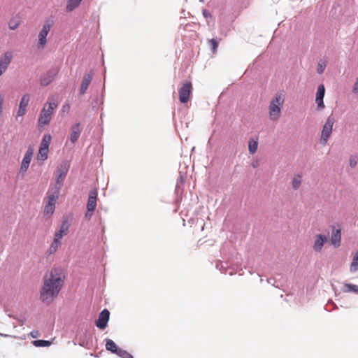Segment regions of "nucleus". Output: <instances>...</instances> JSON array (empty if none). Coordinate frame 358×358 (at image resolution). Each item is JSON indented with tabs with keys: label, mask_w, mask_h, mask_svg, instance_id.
<instances>
[{
	"label": "nucleus",
	"mask_w": 358,
	"mask_h": 358,
	"mask_svg": "<svg viewBox=\"0 0 358 358\" xmlns=\"http://www.w3.org/2000/svg\"><path fill=\"white\" fill-rule=\"evenodd\" d=\"M65 280L62 268H52L49 275L44 277L43 285L41 290L40 299L43 302L50 303L59 293Z\"/></svg>",
	"instance_id": "f257e3e1"
},
{
	"label": "nucleus",
	"mask_w": 358,
	"mask_h": 358,
	"mask_svg": "<svg viewBox=\"0 0 358 358\" xmlns=\"http://www.w3.org/2000/svg\"><path fill=\"white\" fill-rule=\"evenodd\" d=\"M284 102L285 95L282 93H277L271 99L268 106V116L271 121L279 120Z\"/></svg>",
	"instance_id": "f03ea898"
},
{
	"label": "nucleus",
	"mask_w": 358,
	"mask_h": 358,
	"mask_svg": "<svg viewBox=\"0 0 358 358\" xmlns=\"http://www.w3.org/2000/svg\"><path fill=\"white\" fill-rule=\"evenodd\" d=\"M55 24V21L52 18H48L44 21L42 29L38 35V48L43 49L47 44V36L52 27Z\"/></svg>",
	"instance_id": "7ed1b4c3"
},
{
	"label": "nucleus",
	"mask_w": 358,
	"mask_h": 358,
	"mask_svg": "<svg viewBox=\"0 0 358 358\" xmlns=\"http://www.w3.org/2000/svg\"><path fill=\"white\" fill-rule=\"evenodd\" d=\"M55 107H57V104L55 103H48V105L45 104L38 118V124L40 126L48 124L50 122L51 115Z\"/></svg>",
	"instance_id": "20e7f679"
},
{
	"label": "nucleus",
	"mask_w": 358,
	"mask_h": 358,
	"mask_svg": "<svg viewBox=\"0 0 358 358\" xmlns=\"http://www.w3.org/2000/svg\"><path fill=\"white\" fill-rule=\"evenodd\" d=\"M334 122L335 119L334 117L330 115L327 117L321 133L320 141L323 145H325L327 143L329 137L331 136Z\"/></svg>",
	"instance_id": "39448f33"
},
{
	"label": "nucleus",
	"mask_w": 358,
	"mask_h": 358,
	"mask_svg": "<svg viewBox=\"0 0 358 358\" xmlns=\"http://www.w3.org/2000/svg\"><path fill=\"white\" fill-rule=\"evenodd\" d=\"M69 167L70 165L67 161H63L59 164L56 171V182L55 185L60 187L63 185V181L67 175Z\"/></svg>",
	"instance_id": "423d86ee"
},
{
	"label": "nucleus",
	"mask_w": 358,
	"mask_h": 358,
	"mask_svg": "<svg viewBox=\"0 0 358 358\" xmlns=\"http://www.w3.org/2000/svg\"><path fill=\"white\" fill-rule=\"evenodd\" d=\"M192 85L190 82H186L179 90V99L182 103L188 101L192 92Z\"/></svg>",
	"instance_id": "0eeeda50"
},
{
	"label": "nucleus",
	"mask_w": 358,
	"mask_h": 358,
	"mask_svg": "<svg viewBox=\"0 0 358 358\" xmlns=\"http://www.w3.org/2000/svg\"><path fill=\"white\" fill-rule=\"evenodd\" d=\"M13 58L12 51H6L0 56V71L5 73Z\"/></svg>",
	"instance_id": "6e6552de"
},
{
	"label": "nucleus",
	"mask_w": 358,
	"mask_h": 358,
	"mask_svg": "<svg viewBox=\"0 0 358 358\" xmlns=\"http://www.w3.org/2000/svg\"><path fill=\"white\" fill-rule=\"evenodd\" d=\"M33 153V148L31 147L28 148L21 163L20 173L24 174L25 172H27V169H29Z\"/></svg>",
	"instance_id": "1a4fd4ad"
},
{
	"label": "nucleus",
	"mask_w": 358,
	"mask_h": 358,
	"mask_svg": "<svg viewBox=\"0 0 358 358\" xmlns=\"http://www.w3.org/2000/svg\"><path fill=\"white\" fill-rule=\"evenodd\" d=\"M110 312L107 309L103 310L95 322L96 326L101 329H104L107 327Z\"/></svg>",
	"instance_id": "9d476101"
},
{
	"label": "nucleus",
	"mask_w": 358,
	"mask_h": 358,
	"mask_svg": "<svg viewBox=\"0 0 358 358\" xmlns=\"http://www.w3.org/2000/svg\"><path fill=\"white\" fill-rule=\"evenodd\" d=\"M94 73L92 70H90L88 73H86L83 78L80 88L79 90L80 94L83 95L86 93L87 90L90 85Z\"/></svg>",
	"instance_id": "9b49d317"
},
{
	"label": "nucleus",
	"mask_w": 358,
	"mask_h": 358,
	"mask_svg": "<svg viewBox=\"0 0 358 358\" xmlns=\"http://www.w3.org/2000/svg\"><path fill=\"white\" fill-rule=\"evenodd\" d=\"M324 94H325L324 86V85L321 84L317 87V90L316 92V97H315V103H317L318 110H322L325 107L324 101H323Z\"/></svg>",
	"instance_id": "f8f14e48"
},
{
	"label": "nucleus",
	"mask_w": 358,
	"mask_h": 358,
	"mask_svg": "<svg viewBox=\"0 0 358 358\" xmlns=\"http://www.w3.org/2000/svg\"><path fill=\"white\" fill-rule=\"evenodd\" d=\"M57 71L55 69L49 70L47 73L41 76L40 83L42 86H47L55 79Z\"/></svg>",
	"instance_id": "ddd939ff"
},
{
	"label": "nucleus",
	"mask_w": 358,
	"mask_h": 358,
	"mask_svg": "<svg viewBox=\"0 0 358 358\" xmlns=\"http://www.w3.org/2000/svg\"><path fill=\"white\" fill-rule=\"evenodd\" d=\"M61 187H62L60 186H57L56 185H54L49 189L47 193L48 201L56 203V201L59 196Z\"/></svg>",
	"instance_id": "4468645a"
},
{
	"label": "nucleus",
	"mask_w": 358,
	"mask_h": 358,
	"mask_svg": "<svg viewBox=\"0 0 358 358\" xmlns=\"http://www.w3.org/2000/svg\"><path fill=\"white\" fill-rule=\"evenodd\" d=\"M327 241V237L322 234H317L313 245L315 252H321L324 243Z\"/></svg>",
	"instance_id": "2eb2a0df"
},
{
	"label": "nucleus",
	"mask_w": 358,
	"mask_h": 358,
	"mask_svg": "<svg viewBox=\"0 0 358 358\" xmlns=\"http://www.w3.org/2000/svg\"><path fill=\"white\" fill-rule=\"evenodd\" d=\"M97 192L96 190L90 191L87 203L88 211H94L96 206Z\"/></svg>",
	"instance_id": "dca6fc26"
},
{
	"label": "nucleus",
	"mask_w": 358,
	"mask_h": 358,
	"mask_svg": "<svg viewBox=\"0 0 358 358\" xmlns=\"http://www.w3.org/2000/svg\"><path fill=\"white\" fill-rule=\"evenodd\" d=\"M69 224L66 220L62 222L59 230L55 233V239L60 241L69 231Z\"/></svg>",
	"instance_id": "f3484780"
},
{
	"label": "nucleus",
	"mask_w": 358,
	"mask_h": 358,
	"mask_svg": "<svg viewBox=\"0 0 358 358\" xmlns=\"http://www.w3.org/2000/svg\"><path fill=\"white\" fill-rule=\"evenodd\" d=\"M81 133V130L80 129V123H77L72 126L71 127V133L70 135V141L72 143H75L78 139Z\"/></svg>",
	"instance_id": "a211bd4d"
},
{
	"label": "nucleus",
	"mask_w": 358,
	"mask_h": 358,
	"mask_svg": "<svg viewBox=\"0 0 358 358\" xmlns=\"http://www.w3.org/2000/svg\"><path fill=\"white\" fill-rule=\"evenodd\" d=\"M341 229H335V228L334 227L331 238V244L335 248L338 247L341 243Z\"/></svg>",
	"instance_id": "6ab92c4d"
},
{
	"label": "nucleus",
	"mask_w": 358,
	"mask_h": 358,
	"mask_svg": "<svg viewBox=\"0 0 358 358\" xmlns=\"http://www.w3.org/2000/svg\"><path fill=\"white\" fill-rule=\"evenodd\" d=\"M106 348L107 350L110 351L112 353L115 354H117L120 350V348H117L115 343L110 339L106 340Z\"/></svg>",
	"instance_id": "aec40b11"
},
{
	"label": "nucleus",
	"mask_w": 358,
	"mask_h": 358,
	"mask_svg": "<svg viewBox=\"0 0 358 358\" xmlns=\"http://www.w3.org/2000/svg\"><path fill=\"white\" fill-rule=\"evenodd\" d=\"M342 290L344 292L358 293V286L350 283H345Z\"/></svg>",
	"instance_id": "412c9836"
},
{
	"label": "nucleus",
	"mask_w": 358,
	"mask_h": 358,
	"mask_svg": "<svg viewBox=\"0 0 358 358\" xmlns=\"http://www.w3.org/2000/svg\"><path fill=\"white\" fill-rule=\"evenodd\" d=\"M55 209V203H52L48 201V203H46L45 208H44V214L45 215H52Z\"/></svg>",
	"instance_id": "4be33fe9"
},
{
	"label": "nucleus",
	"mask_w": 358,
	"mask_h": 358,
	"mask_svg": "<svg viewBox=\"0 0 358 358\" xmlns=\"http://www.w3.org/2000/svg\"><path fill=\"white\" fill-rule=\"evenodd\" d=\"M83 0H69L66 5V10L72 11L77 8Z\"/></svg>",
	"instance_id": "5701e85b"
},
{
	"label": "nucleus",
	"mask_w": 358,
	"mask_h": 358,
	"mask_svg": "<svg viewBox=\"0 0 358 358\" xmlns=\"http://www.w3.org/2000/svg\"><path fill=\"white\" fill-rule=\"evenodd\" d=\"M301 184V176L297 174L294 176L292 181V188L294 189H298Z\"/></svg>",
	"instance_id": "b1692460"
},
{
	"label": "nucleus",
	"mask_w": 358,
	"mask_h": 358,
	"mask_svg": "<svg viewBox=\"0 0 358 358\" xmlns=\"http://www.w3.org/2000/svg\"><path fill=\"white\" fill-rule=\"evenodd\" d=\"M29 100H30V94H24L20 100L19 107L27 109V107L29 104Z\"/></svg>",
	"instance_id": "393cba45"
},
{
	"label": "nucleus",
	"mask_w": 358,
	"mask_h": 358,
	"mask_svg": "<svg viewBox=\"0 0 358 358\" xmlns=\"http://www.w3.org/2000/svg\"><path fill=\"white\" fill-rule=\"evenodd\" d=\"M51 141V136L50 134H45L43 136L40 148H49V145Z\"/></svg>",
	"instance_id": "a878e982"
},
{
	"label": "nucleus",
	"mask_w": 358,
	"mask_h": 358,
	"mask_svg": "<svg viewBox=\"0 0 358 358\" xmlns=\"http://www.w3.org/2000/svg\"><path fill=\"white\" fill-rule=\"evenodd\" d=\"M48 148H39L38 159L44 161L48 158Z\"/></svg>",
	"instance_id": "bb28decb"
},
{
	"label": "nucleus",
	"mask_w": 358,
	"mask_h": 358,
	"mask_svg": "<svg viewBox=\"0 0 358 358\" xmlns=\"http://www.w3.org/2000/svg\"><path fill=\"white\" fill-rule=\"evenodd\" d=\"M358 269V252L355 254L353 257L352 262L350 265V271L355 272Z\"/></svg>",
	"instance_id": "cd10ccee"
},
{
	"label": "nucleus",
	"mask_w": 358,
	"mask_h": 358,
	"mask_svg": "<svg viewBox=\"0 0 358 358\" xmlns=\"http://www.w3.org/2000/svg\"><path fill=\"white\" fill-rule=\"evenodd\" d=\"M33 344L36 347H46L50 345L51 342L45 340H36L33 342Z\"/></svg>",
	"instance_id": "c85d7f7f"
},
{
	"label": "nucleus",
	"mask_w": 358,
	"mask_h": 358,
	"mask_svg": "<svg viewBox=\"0 0 358 358\" xmlns=\"http://www.w3.org/2000/svg\"><path fill=\"white\" fill-rule=\"evenodd\" d=\"M257 147H258V143L257 141H249L248 150H249V152L250 154H254L257 151Z\"/></svg>",
	"instance_id": "c756f323"
},
{
	"label": "nucleus",
	"mask_w": 358,
	"mask_h": 358,
	"mask_svg": "<svg viewBox=\"0 0 358 358\" xmlns=\"http://www.w3.org/2000/svg\"><path fill=\"white\" fill-rule=\"evenodd\" d=\"M59 245H60V241H58V240L54 238V240L49 248V252L50 254L55 252L57 251L58 247L59 246Z\"/></svg>",
	"instance_id": "7c9ffc66"
},
{
	"label": "nucleus",
	"mask_w": 358,
	"mask_h": 358,
	"mask_svg": "<svg viewBox=\"0 0 358 358\" xmlns=\"http://www.w3.org/2000/svg\"><path fill=\"white\" fill-rule=\"evenodd\" d=\"M20 24V21L17 19L13 18L9 21L8 27L11 30H15Z\"/></svg>",
	"instance_id": "2f4dec72"
},
{
	"label": "nucleus",
	"mask_w": 358,
	"mask_h": 358,
	"mask_svg": "<svg viewBox=\"0 0 358 358\" xmlns=\"http://www.w3.org/2000/svg\"><path fill=\"white\" fill-rule=\"evenodd\" d=\"M208 44L211 48V50L213 53H215L217 51V47H218V42L216 39L212 38L208 40Z\"/></svg>",
	"instance_id": "473e14b6"
},
{
	"label": "nucleus",
	"mask_w": 358,
	"mask_h": 358,
	"mask_svg": "<svg viewBox=\"0 0 358 358\" xmlns=\"http://www.w3.org/2000/svg\"><path fill=\"white\" fill-rule=\"evenodd\" d=\"M357 165V157L355 155H350L349 157V166L351 169H354Z\"/></svg>",
	"instance_id": "72a5a7b5"
},
{
	"label": "nucleus",
	"mask_w": 358,
	"mask_h": 358,
	"mask_svg": "<svg viewBox=\"0 0 358 358\" xmlns=\"http://www.w3.org/2000/svg\"><path fill=\"white\" fill-rule=\"evenodd\" d=\"M117 355L121 358H134L131 354L122 349L119 350Z\"/></svg>",
	"instance_id": "f704fd0d"
},
{
	"label": "nucleus",
	"mask_w": 358,
	"mask_h": 358,
	"mask_svg": "<svg viewBox=\"0 0 358 358\" xmlns=\"http://www.w3.org/2000/svg\"><path fill=\"white\" fill-rule=\"evenodd\" d=\"M325 68H326L325 64L319 63L317 65V72L319 74H322L324 71Z\"/></svg>",
	"instance_id": "c9c22d12"
},
{
	"label": "nucleus",
	"mask_w": 358,
	"mask_h": 358,
	"mask_svg": "<svg viewBox=\"0 0 358 358\" xmlns=\"http://www.w3.org/2000/svg\"><path fill=\"white\" fill-rule=\"evenodd\" d=\"M26 111H27V109L19 107L18 110L17 112V116L20 117V116L24 115L25 114Z\"/></svg>",
	"instance_id": "e433bc0d"
},
{
	"label": "nucleus",
	"mask_w": 358,
	"mask_h": 358,
	"mask_svg": "<svg viewBox=\"0 0 358 358\" xmlns=\"http://www.w3.org/2000/svg\"><path fill=\"white\" fill-rule=\"evenodd\" d=\"M352 92L353 93H358V77L357 78V80L353 85L352 87Z\"/></svg>",
	"instance_id": "4c0bfd02"
},
{
	"label": "nucleus",
	"mask_w": 358,
	"mask_h": 358,
	"mask_svg": "<svg viewBox=\"0 0 358 358\" xmlns=\"http://www.w3.org/2000/svg\"><path fill=\"white\" fill-rule=\"evenodd\" d=\"M202 13H203V17L206 19L212 17V15L210 14V13L206 9H203Z\"/></svg>",
	"instance_id": "58836bf2"
},
{
	"label": "nucleus",
	"mask_w": 358,
	"mask_h": 358,
	"mask_svg": "<svg viewBox=\"0 0 358 358\" xmlns=\"http://www.w3.org/2000/svg\"><path fill=\"white\" fill-rule=\"evenodd\" d=\"M93 212L94 211H88L87 210V212L85 213V218L90 220L92 216Z\"/></svg>",
	"instance_id": "ea45409f"
},
{
	"label": "nucleus",
	"mask_w": 358,
	"mask_h": 358,
	"mask_svg": "<svg viewBox=\"0 0 358 358\" xmlns=\"http://www.w3.org/2000/svg\"><path fill=\"white\" fill-rule=\"evenodd\" d=\"M39 335V333L38 331H33L31 332V336L33 337V338H37Z\"/></svg>",
	"instance_id": "a19ab883"
},
{
	"label": "nucleus",
	"mask_w": 358,
	"mask_h": 358,
	"mask_svg": "<svg viewBox=\"0 0 358 358\" xmlns=\"http://www.w3.org/2000/svg\"><path fill=\"white\" fill-rule=\"evenodd\" d=\"M252 166L253 168H256L258 166V162H252Z\"/></svg>",
	"instance_id": "79ce46f5"
},
{
	"label": "nucleus",
	"mask_w": 358,
	"mask_h": 358,
	"mask_svg": "<svg viewBox=\"0 0 358 358\" xmlns=\"http://www.w3.org/2000/svg\"><path fill=\"white\" fill-rule=\"evenodd\" d=\"M0 335H1V336H5V337L8 336V335H7V334H0Z\"/></svg>",
	"instance_id": "37998d69"
},
{
	"label": "nucleus",
	"mask_w": 358,
	"mask_h": 358,
	"mask_svg": "<svg viewBox=\"0 0 358 358\" xmlns=\"http://www.w3.org/2000/svg\"><path fill=\"white\" fill-rule=\"evenodd\" d=\"M271 279L268 280V283H271Z\"/></svg>",
	"instance_id": "c03bdc74"
},
{
	"label": "nucleus",
	"mask_w": 358,
	"mask_h": 358,
	"mask_svg": "<svg viewBox=\"0 0 358 358\" xmlns=\"http://www.w3.org/2000/svg\"><path fill=\"white\" fill-rule=\"evenodd\" d=\"M3 73L1 72L0 71V76H1L3 75Z\"/></svg>",
	"instance_id": "a18cd8bd"
},
{
	"label": "nucleus",
	"mask_w": 358,
	"mask_h": 358,
	"mask_svg": "<svg viewBox=\"0 0 358 358\" xmlns=\"http://www.w3.org/2000/svg\"><path fill=\"white\" fill-rule=\"evenodd\" d=\"M200 1H203V0H200Z\"/></svg>",
	"instance_id": "49530a36"
}]
</instances>
